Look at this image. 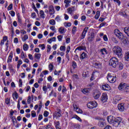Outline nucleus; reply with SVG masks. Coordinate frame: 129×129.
I'll use <instances>...</instances> for the list:
<instances>
[{"label": "nucleus", "mask_w": 129, "mask_h": 129, "mask_svg": "<svg viewBox=\"0 0 129 129\" xmlns=\"http://www.w3.org/2000/svg\"><path fill=\"white\" fill-rule=\"evenodd\" d=\"M107 120L108 122H113V120L115 121H119L120 122H121V121L122 120V118L120 117H115L112 115H110L107 117Z\"/></svg>", "instance_id": "1"}, {"label": "nucleus", "mask_w": 129, "mask_h": 129, "mask_svg": "<svg viewBox=\"0 0 129 129\" xmlns=\"http://www.w3.org/2000/svg\"><path fill=\"white\" fill-rule=\"evenodd\" d=\"M109 65L112 66L113 68H116L118 65V59L115 57H113L109 61Z\"/></svg>", "instance_id": "2"}, {"label": "nucleus", "mask_w": 129, "mask_h": 129, "mask_svg": "<svg viewBox=\"0 0 129 129\" xmlns=\"http://www.w3.org/2000/svg\"><path fill=\"white\" fill-rule=\"evenodd\" d=\"M113 51L118 57H121L122 54L121 53L122 50L120 47L118 46H114L113 48Z\"/></svg>", "instance_id": "3"}, {"label": "nucleus", "mask_w": 129, "mask_h": 129, "mask_svg": "<svg viewBox=\"0 0 129 129\" xmlns=\"http://www.w3.org/2000/svg\"><path fill=\"white\" fill-rule=\"evenodd\" d=\"M87 106L90 109H93V108L97 107V102L96 101H90L87 103Z\"/></svg>", "instance_id": "4"}, {"label": "nucleus", "mask_w": 129, "mask_h": 129, "mask_svg": "<svg viewBox=\"0 0 129 129\" xmlns=\"http://www.w3.org/2000/svg\"><path fill=\"white\" fill-rule=\"evenodd\" d=\"M114 33L117 38H119V40H122V39H123V34L120 31H119L118 29H115L114 31Z\"/></svg>", "instance_id": "5"}, {"label": "nucleus", "mask_w": 129, "mask_h": 129, "mask_svg": "<svg viewBox=\"0 0 129 129\" xmlns=\"http://www.w3.org/2000/svg\"><path fill=\"white\" fill-rule=\"evenodd\" d=\"M107 78L110 83H114L116 81V77L112 76L110 73H108Z\"/></svg>", "instance_id": "6"}, {"label": "nucleus", "mask_w": 129, "mask_h": 129, "mask_svg": "<svg viewBox=\"0 0 129 129\" xmlns=\"http://www.w3.org/2000/svg\"><path fill=\"white\" fill-rule=\"evenodd\" d=\"M96 119H98L99 122L98 125L100 127H103L104 126V124L105 123V120L104 118H101L100 117H98L96 118Z\"/></svg>", "instance_id": "7"}, {"label": "nucleus", "mask_w": 129, "mask_h": 129, "mask_svg": "<svg viewBox=\"0 0 129 129\" xmlns=\"http://www.w3.org/2000/svg\"><path fill=\"white\" fill-rule=\"evenodd\" d=\"M88 30V27H85L82 33L80 35V39L81 40H83V39L85 38V36L86 35V33H87Z\"/></svg>", "instance_id": "8"}, {"label": "nucleus", "mask_w": 129, "mask_h": 129, "mask_svg": "<svg viewBox=\"0 0 129 129\" xmlns=\"http://www.w3.org/2000/svg\"><path fill=\"white\" fill-rule=\"evenodd\" d=\"M61 115V110H59L58 112H55L53 113V118H56L57 119L60 117Z\"/></svg>", "instance_id": "9"}, {"label": "nucleus", "mask_w": 129, "mask_h": 129, "mask_svg": "<svg viewBox=\"0 0 129 129\" xmlns=\"http://www.w3.org/2000/svg\"><path fill=\"white\" fill-rule=\"evenodd\" d=\"M121 122L116 121L113 120V122H109L114 126V127H118L119 125H120V123Z\"/></svg>", "instance_id": "10"}, {"label": "nucleus", "mask_w": 129, "mask_h": 129, "mask_svg": "<svg viewBox=\"0 0 129 129\" xmlns=\"http://www.w3.org/2000/svg\"><path fill=\"white\" fill-rule=\"evenodd\" d=\"M121 122L116 121L113 120V122H109L114 126V127H118L119 125H120V123Z\"/></svg>", "instance_id": "11"}, {"label": "nucleus", "mask_w": 129, "mask_h": 129, "mask_svg": "<svg viewBox=\"0 0 129 129\" xmlns=\"http://www.w3.org/2000/svg\"><path fill=\"white\" fill-rule=\"evenodd\" d=\"M101 100L102 102H106L107 101V94L106 93H103L102 94Z\"/></svg>", "instance_id": "12"}, {"label": "nucleus", "mask_w": 129, "mask_h": 129, "mask_svg": "<svg viewBox=\"0 0 129 129\" xmlns=\"http://www.w3.org/2000/svg\"><path fill=\"white\" fill-rule=\"evenodd\" d=\"M93 66L95 68H97V69H101V68H102V63L100 61L95 62L94 63Z\"/></svg>", "instance_id": "13"}, {"label": "nucleus", "mask_w": 129, "mask_h": 129, "mask_svg": "<svg viewBox=\"0 0 129 129\" xmlns=\"http://www.w3.org/2000/svg\"><path fill=\"white\" fill-rule=\"evenodd\" d=\"M102 88L103 90H106V91H109L110 90V86L107 84L102 85Z\"/></svg>", "instance_id": "14"}, {"label": "nucleus", "mask_w": 129, "mask_h": 129, "mask_svg": "<svg viewBox=\"0 0 129 129\" xmlns=\"http://www.w3.org/2000/svg\"><path fill=\"white\" fill-rule=\"evenodd\" d=\"M73 107L75 111H76L77 113H82V110L79 109L76 104H74Z\"/></svg>", "instance_id": "15"}, {"label": "nucleus", "mask_w": 129, "mask_h": 129, "mask_svg": "<svg viewBox=\"0 0 129 129\" xmlns=\"http://www.w3.org/2000/svg\"><path fill=\"white\" fill-rule=\"evenodd\" d=\"M49 15H52L55 14V10H54V7L52 5H50L48 8Z\"/></svg>", "instance_id": "16"}, {"label": "nucleus", "mask_w": 129, "mask_h": 129, "mask_svg": "<svg viewBox=\"0 0 129 129\" xmlns=\"http://www.w3.org/2000/svg\"><path fill=\"white\" fill-rule=\"evenodd\" d=\"M73 12H75V6H72L68 9V13L70 14V15H72Z\"/></svg>", "instance_id": "17"}, {"label": "nucleus", "mask_w": 129, "mask_h": 129, "mask_svg": "<svg viewBox=\"0 0 129 129\" xmlns=\"http://www.w3.org/2000/svg\"><path fill=\"white\" fill-rule=\"evenodd\" d=\"M13 51H11L7 59V63H11L13 60Z\"/></svg>", "instance_id": "18"}, {"label": "nucleus", "mask_w": 129, "mask_h": 129, "mask_svg": "<svg viewBox=\"0 0 129 129\" xmlns=\"http://www.w3.org/2000/svg\"><path fill=\"white\" fill-rule=\"evenodd\" d=\"M126 85V83L120 84L118 87L119 90H121V91H122V90H124V88H125Z\"/></svg>", "instance_id": "19"}, {"label": "nucleus", "mask_w": 129, "mask_h": 129, "mask_svg": "<svg viewBox=\"0 0 129 129\" xmlns=\"http://www.w3.org/2000/svg\"><path fill=\"white\" fill-rule=\"evenodd\" d=\"M86 49V47L85 46V45H81L77 47L75 50V52H76L77 50H78L79 51H82Z\"/></svg>", "instance_id": "20"}, {"label": "nucleus", "mask_w": 129, "mask_h": 129, "mask_svg": "<svg viewBox=\"0 0 129 129\" xmlns=\"http://www.w3.org/2000/svg\"><path fill=\"white\" fill-rule=\"evenodd\" d=\"M34 58H35V62H38L39 60L41 58V53H35Z\"/></svg>", "instance_id": "21"}, {"label": "nucleus", "mask_w": 129, "mask_h": 129, "mask_svg": "<svg viewBox=\"0 0 129 129\" xmlns=\"http://www.w3.org/2000/svg\"><path fill=\"white\" fill-rule=\"evenodd\" d=\"M118 109L119 111H123L124 110V106H123V103L119 104L118 105Z\"/></svg>", "instance_id": "22"}, {"label": "nucleus", "mask_w": 129, "mask_h": 129, "mask_svg": "<svg viewBox=\"0 0 129 129\" xmlns=\"http://www.w3.org/2000/svg\"><path fill=\"white\" fill-rule=\"evenodd\" d=\"M100 95H101V93H100L99 91H98L96 94H94V99H98L100 97Z\"/></svg>", "instance_id": "23"}, {"label": "nucleus", "mask_w": 129, "mask_h": 129, "mask_svg": "<svg viewBox=\"0 0 129 129\" xmlns=\"http://www.w3.org/2000/svg\"><path fill=\"white\" fill-rule=\"evenodd\" d=\"M93 39H94V33H91L90 36L88 38V40L89 42H92V41H93Z\"/></svg>", "instance_id": "24"}, {"label": "nucleus", "mask_w": 129, "mask_h": 129, "mask_svg": "<svg viewBox=\"0 0 129 129\" xmlns=\"http://www.w3.org/2000/svg\"><path fill=\"white\" fill-rule=\"evenodd\" d=\"M11 118L12 119L13 125H16V123H18V121H17V118H16V117L12 116Z\"/></svg>", "instance_id": "25"}, {"label": "nucleus", "mask_w": 129, "mask_h": 129, "mask_svg": "<svg viewBox=\"0 0 129 129\" xmlns=\"http://www.w3.org/2000/svg\"><path fill=\"white\" fill-rule=\"evenodd\" d=\"M88 57V55H87V54L86 53H85L84 52H83L81 54V56H80V59H85V58H87Z\"/></svg>", "instance_id": "26"}, {"label": "nucleus", "mask_w": 129, "mask_h": 129, "mask_svg": "<svg viewBox=\"0 0 129 129\" xmlns=\"http://www.w3.org/2000/svg\"><path fill=\"white\" fill-rule=\"evenodd\" d=\"M90 91V88H85L82 90V92L84 94H87Z\"/></svg>", "instance_id": "27"}, {"label": "nucleus", "mask_w": 129, "mask_h": 129, "mask_svg": "<svg viewBox=\"0 0 129 129\" xmlns=\"http://www.w3.org/2000/svg\"><path fill=\"white\" fill-rule=\"evenodd\" d=\"M124 59L125 61H129V51L126 52L125 53Z\"/></svg>", "instance_id": "28"}, {"label": "nucleus", "mask_w": 129, "mask_h": 129, "mask_svg": "<svg viewBox=\"0 0 129 129\" xmlns=\"http://www.w3.org/2000/svg\"><path fill=\"white\" fill-rule=\"evenodd\" d=\"M121 100V98L118 96H116L115 97L114 103L116 104L120 100Z\"/></svg>", "instance_id": "29"}, {"label": "nucleus", "mask_w": 129, "mask_h": 129, "mask_svg": "<svg viewBox=\"0 0 129 129\" xmlns=\"http://www.w3.org/2000/svg\"><path fill=\"white\" fill-rule=\"evenodd\" d=\"M29 39V36L27 34H25L23 37H22V40L23 42H26V40Z\"/></svg>", "instance_id": "30"}, {"label": "nucleus", "mask_w": 129, "mask_h": 129, "mask_svg": "<svg viewBox=\"0 0 129 129\" xmlns=\"http://www.w3.org/2000/svg\"><path fill=\"white\" fill-rule=\"evenodd\" d=\"M41 18L42 19H45V13L43 10H41L39 12Z\"/></svg>", "instance_id": "31"}, {"label": "nucleus", "mask_w": 129, "mask_h": 129, "mask_svg": "<svg viewBox=\"0 0 129 129\" xmlns=\"http://www.w3.org/2000/svg\"><path fill=\"white\" fill-rule=\"evenodd\" d=\"M17 19L18 20V23H19L20 24H22V23H23V21H22V18H21V15H20V14H18L17 15Z\"/></svg>", "instance_id": "32"}, {"label": "nucleus", "mask_w": 129, "mask_h": 129, "mask_svg": "<svg viewBox=\"0 0 129 129\" xmlns=\"http://www.w3.org/2000/svg\"><path fill=\"white\" fill-rule=\"evenodd\" d=\"M50 25H52V26H55L56 25V21L54 19L50 20L49 21Z\"/></svg>", "instance_id": "33"}, {"label": "nucleus", "mask_w": 129, "mask_h": 129, "mask_svg": "<svg viewBox=\"0 0 129 129\" xmlns=\"http://www.w3.org/2000/svg\"><path fill=\"white\" fill-rule=\"evenodd\" d=\"M100 16V12L98 11H97L96 14L95 16V18L96 19V20H98V19H99Z\"/></svg>", "instance_id": "34"}, {"label": "nucleus", "mask_w": 129, "mask_h": 129, "mask_svg": "<svg viewBox=\"0 0 129 129\" xmlns=\"http://www.w3.org/2000/svg\"><path fill=\"white\" fill-rule=\"evenodd\" d=\"M29 49V45L27 44H24L23 45V50L24 51H28Z\"/></svg>", "instance_id": "35"}, {"label": "nucleus", "mask_w": 129, "mask_h": 129, "mask_svg": "<svg viewBox=\"0 0 129 129\" xmlns=\"http://www.w3.org/2000/svg\"><path fill=\"white\" fill-rule=\"evenodd\" d=\"M48 67L49 71H50V72H52L54 68V65H53V64L52 63H50V64H49Z\"/></svg>", "instance_id": "36"}, {"label": "nucleus", "mask_w": 129, "mask_h": 129, "mask_svg": "<svg viewBox=\"0 0 129 129\" xmlns=\"http://www.w3.org/2000/svg\"><path fill=\"white\" fill-rule=\"evenodd\" d=\"M124 91L126 93L129 92V86L128 85L126 84V86H125V88L124 89Z\"/></svg>", "instance_id": "37"}, {"label": "nucleus", "mask_w": 129, "mask_h": 129, "mask_svg": "<svg viewBox=\"0 0 129 129\" xmlns=\"http://www.w3.org/2000/svg\"><path fill=\"white\" fill-rule=\"evenodd\" d=\"M58 32L60 33V34H63L64 32V27H61L59 28L58 29Z\"/></svg>", "instance_id": "38"}, {"label": "nucleus", "mask_w": 129, "mask_h": 129, "mask_svg": "<svg viewBox=\"0 0 129 129\" xmlns=\"http://www.w3.org/2000/svg\"><path fill=\"white\" fill-rule=\"evenodd\" d=\"M38 47L39 48H41V50H45L46 47L45 46V44H39L38 45Z\"/></svg>", "instance_id": "39"}, {"label": "nucleus", "mask_w": 129, "mask_h": 129, "mask_svg": "<svg viewBox=\"0 0 129 129\" xmlns=\"http://www.w3.org/2000/svg\"><path fill=\"white\" fill-rule=\"evenodd\" d=\"M123 43L124 44V45H127V44H129V41L127 38L124 39L123 40Z\"/></svg>", "instance_id": "40"}, {"label": "nucleus", "mask_w": 129, "mask_h": 129, "mask_svg": "<svg viewBox=\"0 0 129 129\" xmlns=\"http://www.w3.org/2000/svg\"><path fill=\"white\" fill-rule=\"evenodd\" d=\"M59 49L60 51H63L64 52L66 51V47L65 46H61Z\"/></svg>", "instance_id": "41"}, {"label": "nucleus", "mask_w": 129, "mask_h": 129, "mask_svg": "<svg viewBox=\"0 0 129 129\" xmlns=\"http://www.w3.org/2000/svg\"><path fill=\"white\" fill-rule=\"evenodd\" d=\"M64 27H66V28H68V27H71V23L69 22L68 23H64Z\"/></svg>", "instance_id": "42"}, {"label": "nucleus", "mask_w": 129, "mask_h": 129, "mask_svg": "<svg viewBox=\"0 0 129 129\" xmlns=\"http://www.w3.org/2000/svg\"><path fill=\"white\" fill-rule=\"evenodd\" d=\"M24 58H27V55H25L24 51L21 52V59H24Z\"/></svg>", "instance_id": "43"}, {"label": "nucleus", "mask_w": 129, "mask_h": 129, "mask_svg": "<svg viewBox=\"0 0 129 129\" xmlns=\"http://www.w3.org/2000/svg\"><path fill=\"white\" fill-rule=\"evenodd\" d=\"M36 111H31V116H32V117H36Z\"/></svg>", "instance_id": "44"}, {"label": "nucleus", "mask_w": 129, "mask_h": 129, "mask_svg": "<svg viewBox=\"0 0 129 129\" xmlns=\"http://www.w3.org/2000/svg\"><path fill=\"white\" fill-rule=\"evenodd\" d=\"M100 52H101V54H102V55H104V52H105V53H106V49H105L104 48H103V49H101L100 50Z\"/></svg>", "instance_id": "45"}, {"label": "nucleus", "mask_w": 129, "mask_h": 129, "mask_svg": "<svg viewBox=\"0 0 129 129\" xmlns=\"http://www.w3.org/2000/svg\"><path fill=\"white\" fill-rule=\"evenodd\" d=\"M77 30V27H76V26H74L73 27V29H72V31L73 34H75V32H76Z\"/></svg>", "instance_id": "46"}, {"label": "nucleus", "mask_w": 129, "mask_h": 129, "mask_svg": "<svg viewBox=\"0 0 129 129\" xmlns=\"http://www.w3.org/2000/svg\"><path fill=\"white\" fill-rule=\"evenodd\" d=\"M61 73V71H57V70L54 71V75H59V74Z\"/></svg>", "instance_id": "47"}, {"label": "nucleus", "mask_w": 129, "mask_h": 129, "mask_svg": "<svg viewBox=\"0 0 129 129\" xmlns=\"http://www.w3.org/2000/svg\"><path fill=\"white\" fill-rule=\"evenodd\" d=\"M10 14L11 15V17H15V16L16 15V13H15V11H10Z\"/></svg>", "instance_id": "48"}, {"label": "nucleus", "mask_w": 129, "mask_h": 129, "mask_svg": "<svg viewBox=\"0 0 129 129\" xmlns=\"http://www.w3.org/2000/svg\"><path fill=\"white\" fill-rule=\"evenodd\" d=\"M54 124L55 125V127H56L57 126H60V122L59 121H55Z\"/></svg>", "instance_id": "49"}, {"label": "nucleus", "mask_w": 129, "mask_h": 129, "mask_svg": "<svg viewBox=\"0 0 129 129\" xmlns=\"http://www.w3.org/2000/svg\"><path fill=\"white\" fill-rule=\"evenodd\" d=\"M55 20L57 22H60V21H61V18H60V16L59 15H57Z\"/></svg>", "instance_id": "50"}, {"label": "nucleus", "mask_w": 129, "mask_h": 129, "mask_svg": "<svg viewBox=\"0 0 129 129\" xmlns=\"http://www.w3.org/2000/svg\"><path fill=\"white\" fill-rule=\"evenodd\" d=\"M8 11L13 10V4H11L8 7Z\"/></svg>", "instance_id": "51"}, {"label": "nucleus", "mask_w": 129, "mask_h": 129, "mask_svg": "<svg viewBox=\"0 0 129 129\" xmlns=\"http://www.w3.org/2000/svg\"><path fill=\"white\" fill-rule=\"evenodd\" d=\"M43 115L45 117H47L48 115H49V112H48L47 111H45Z\"/></svg>", "instance_id": "52"}, {"label": "nucleus", "mask_w": 129, "mask_h": 129, "mask_svg": "<svg viewBox=\"0 0 129 129\" xmlns=\"http://www.w3.org/2000/svg\"><path fill=\"white\" fill-rule=\"evenodd\" d=\"M103 39L104 41H105V42H107V41H108V38H107V36L106 35H104L103 36Z\"/></svg>", "instance_id": "53"}, {"label": "nucleus", "mask_w": 129, "mask_h": 129, "mask_svg": "<svg viewBox=\"0 0 129 129\" xmlns=\"http://www.w3.org/2000/svg\"><path fill=\"white\" fill-rule=\"evenodd\" d=\"M70 49H71L70 46H68L67 47V51H66L67 55H68V53H69V52H70Z\"/></svg>", "instance_id": "54"}, {"label": "nucleus", "mask_w": 129, "mask_h": 129, "mask_svg": "<svg viewBox=\"0 0 129 129\" xmlns=\"http://www.w3.org/2000/svg\"><path fill=\"white\" fill-rule=\"evenodd\" d=\"M72 66L73 68L75 69L76 67H77V63L75 61H73L72 62Z\"/></svg>", "instance_id": "55"}, {"label": "nucleus", "mask_w": 129, "mask_h": 129, "mask_svg": "<svg viewBox=\"0 0 129 129\" xmlns=\"http://www.w3.org/2000/svg\"><path fill=\"white\" fill-rule=\"evenodd\" d=\"M71 3V0H64V3L67 5H70V4Z\"/></svg>", "instance_id": "56"}, {"label": "nucleus", "mask_w": 129, "mask_h": 129, "mask_svg": "<svg viewBox=\"0 0 129 129\" xmlns=\"http://www.w3.org/2000/svg\"><path fill=\"white\" fill-rule=\"evenodd\" d=\"M28 58L30 59V60H34V57H33V55L31 54H28Z\"/></svg>", "instance_id": "57"}, {"label": "nucleus", "mask_w": 129, "mask_h": 129, "mask_svg": "<svg viewBox=\"0 0 129 129\" xmlns=\"http://www.w3.org/2000/svg\"><path fill=\"white\" fill-rule=\"evenodd\" d=\"M62 38H63V36L62 35L57 36V39H58L59 42H60V41H62Z\"/></svg>", "instance_id": "58"}, {"label": "nucleus", "mask_w": 129, "mask_h": 129, "mask_svg": "<svg viewBox=\"0 0 129 129\" xmlns=\"http://www.w3.org/2000/svg\"><path fill=\"white\" fill-rule=\"evenodd\" d=\"M5 102L7 105L10 104V99L9 98H6L5 100Z\"/></svg>", "instance_id": "59"}, {"label": "nucleus", "mask_w": 129, "mask_h": 129, "mask_svg": "<svg viewBox=\"0 0 129 129\" xmlns=\"http://www.w3.org/2000/svg\"><path fill=\"white\" fill-rule=\"evenodd\" d=\"M51 51V45H47V53H49V52Z\"/></svg>", "instance_id": "60"}, {"label": "nucleus", "mask_w": 129, "mask_h": 129, "mask_svg": "<svg viewBox=\"0 0 129 129\" xmlns=\"http://www.w3.org/2000/svg\"><path fill=\"white\" fill-rule=\"evenodd\" d=\"M35 25L37 27H40V26H41V23L39 21H36L35 22Z\"/></svg>", "instance_id": "61"}, {"label": "nucleus", "mask_w": 129, "mask_h": 129, "mask_svg": "<svg viewBox=\"0 0 129 129\" xmlns=\"http://www.w3.org/2000/svg\"><path fill=\"white\" fill-rule=\"evenodd\" d=\"M13 96H15V98H16V99H18V98L19 97L18 93L16 92L14 94H13Z\"/></svg>", "instance_id": "62"}, {"label": "nucleus", "mask_w": 129, "mask_h": 129, "mask_svg": "<svg viewBox=\"0 0 129 129\" xmlns=\"http://www.w3.org/2000/svg\"><path fill=\"white\" fill-rule=\"evenodd\" d=\"M104 129H112V128L111 127V126L109 125H107V126H106Z\"/></svg>", "instance_id": "63"}, {"label": "nucleus", "mask_w": 129, "mask_h": 129, "mask_svg": "<svg viewBox=\"0 0 129 129\" xmlns=\"http://www.w3.org/2000/svg\"><path fill=\"white\" fill-rule=\"evenodd\" d=\"M27 103L28 104H30V103H31V97L30 96H28V98L27 99Z\"/></svg>", "instance_id": "64"}]
</instances>
